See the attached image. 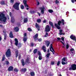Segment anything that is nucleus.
<instances>
[{"label":"nucleus","instance_id":"nucleus-1","mask_svg":"<svg viewBox=\"0 0 76 76\" xmlns=\"http://www.w3.org/2000/svg\"><path fill=\"white\" fill-rule=\"evenodd\" d=\"M19 4H20V3L19 2H16L13 5V8L15 10H19Z\"/></svg>","mask_w":76,"mask_h":76},{"label":"nucleus","instance_id":"nucleus-2","mask_svg":"<svg viewBox=\"0 0 76 76\" xmlns=\"http://www.w3.org/2000/svg\"><path fill=\"white\" fill-rule=\"evenodd\" d=\"M61 21L59 20L58 22V24L57 23H55V27L57 28L58 29H61V27L60 26L61 25Z\"/></svg>","mask_w":76,"mask_h":76},{"label":"nucleus","instance_id":"nucleus-3","mask_svg":"<svg viewBox=\"0 0 76 76\" xmlns=\"http://www.w3.org/2000/svg\"><path fill=\"white\" fill-rule=\"evenodd\" d=\"M7 57H10L11 56V50L10 49H8L5 53Z\"/></svg>","mask_w":76,"mask_h":76},{"label":"nucleus","instance_id":"nucleus-4","mask_svg":"<svg viewBox=\"0 0 76 76\" xmlns=\"http://www.w3.org/2000/svg\"><path fill=\"white\" fill-rule=\"evenodd\" d=\"M38 34H37L33 36V38L36 41L37 40L39 42H41L42 41V39H38Z\"/></svg>","mask_w":76,"mask_h":76},{"label":"nucleus","instance_id":"nucleus-5","mask_svg":"<svg viewBox=\"0 0 76 76\" xmlns=\"http://www.w3.org/2000/svg\"><path fill=\"white\" fill-rule=\"evenodd\" d=\"M69 70H76V64H73L71 65V67L69 68Z\"/></svg>","mask_w":76,"mask_h":76},{"label":"nucleus","instance_id":"nucleus-6","mask_svg":"<svg viewBox=\"0 0 76 76\" xmlns=\"http://www.w3.org/2000/svg\"><path fill=\"white\" fill-rule=\"evenodd\" d=\"M27 2V1L26 0H24L23 1V3H24V6L26 8V10H29V6L27 4L26 2Z\"/></svg>","mask_w":76,"mask_h":76},{"label":"nucleus","instance_id":"nucleus-7","mask_svg":"<svg viewBox=\"0 0 76 76\" xmlns=\"http://www.w3.org/2000/svg\"><path fill=\"white\" fill-rule=\"evenodd\" d=\"M50 30H51V29L50 28V26L48 25H47L46 26V27L45 28V32H50Z\"/></svg>","mask_w":76,"mask_h":76},{"label":"nucleus","instance_id":"nucleus-8","mask_svg":"<svg viewBox=\"0 0 76 76\" xmlns=\"http://www.w3.org/2000/svg\"><path fill=\"white\" fill-rule=\"evenodd\" d=\"M39 9L40 10H41V13L42 14H44V9H45V8L44 7H39Z\"/></svg>","mask_w":76,"mask_h":76},{"label":"nucleus","instance_id":"nucleus-9","mask_svg":"<svg viewBox=\"0 0 76 76\" xmlns=\"http://www.w3.org/2000/svg\"><path fill=\"white\" fill-rule=\"evenodd\" d=\"M45 42L46 46H47V47H48L50 44V42L49 41H46Z\"/></svg>","mask_w":76,"mask_h":76},{"label":"nucleus","instance_id":"nucleus-10","mask_svg":"<svg viewBox=\"0 0 76 76\" xmlns=\"http://www.w3.org/2000/svg\"><path fill=\"white\" fill-rule=\"evenodd\" d=\"M26 68H22L20 70V72H24L25 73L26 72Z\"/></svg>","mask_w":76,"mask_h":76},{"label":"nucleus","instance_id":"nucleus-11","mask_svg":"<svg viewBox=\"0 0 76 76\" xmlns=\"http://www.w3.org/2000/svg\"><path fill=\"white\" fill-rule=\"evenodd\" d=\"M13 67L12 66L9 67L8 69V70L9 72H10V71H13Z\"/></svg>","mask_w":76,"mask_h":76},{"label":"nucleus","instance_id":"nucleus-12","mask_svg":"<svg viewBox=\"0 0 76 76\" xmlns=\"http://www.w3.org/2000/svg\"><path fill=\"white\" fill-rule=\"evenodd\" d=\"M14 30L15 32H18V31H19V28L18 27H16L14 28Z\"/></svg>","mask_w":76,"mask_h":76},{"label":"nucleus","instance_id":"nucleus-13","mask_svg":"<svg viewBox=\"0 0 76 76\" xmlns=\"http://www.w3.org/2000/svg\"><path fill=\"white\" fill-rule=\"evenodd\" d=\"M49 23L51 26H52V28H53V29H54L55 28V27L54 26V25L53 24V23L51 22V21H49Z\"/></svg>","mask_w":76,"mask_h":76},{"label":"nucleus","instance_id":"nucleus-14","mask_svg":"<svg viewBox=\"0 0 76 76\" xmlns=\"http://www.w3.org/2000/svg\"><path fill=\"white\" fill-rule=\"evenodd\" d=\"M9 35L10 38H13L14 37V36H13V33L12 31H10Z\"/></svg>","mask_w":76,"mask_h":76},{"label":"nucleus","instance_id":"nucleus-15","mask_svg":"<svg viewBox=\"0 0 76 76\" xmlns=\"http://www.w3.org/2000/svg\"><path fill=\"white\" fill-rule=\"evenodd\" d=\"M35 27L36 28H37L38 31H39L40 29V27L39 26V25L37 24V23H36Z\"/></svg>","mask_w":76,"mask_h":76},{"label":"nucleus","instance_id":"nucleus-16","mask_svg":"<svg viewBox=\"0 0 76 76\" xmlns=\"http://www.w3.org/2000/svg\"><path fill=\"white\" fill-rule=\"evenodd\" d=\"M27 63H28V64H29L30 63V61H29V58L28 57L26 59L25 61Z\"/></svg>","mask_w":76,"mask_h":76},{"label":"nucleus","instance_id":"nucleus-17","mask_svg":"<svg viewBox=\"0 0 76 76\" xmlns=\"http://www.w3.org/2000/svg\"><path fill=\"white\" fill-rule=\"evenodd\" d=\"M21 62L22 64V65L23 66H24L25 65V62H24V59H23L21 60Z\"/></svg>","mask_w":76,"mask_h":76},{"label":"nucleus","instance_id":"nucleus-18","mask_svg":"<svg viewBox=\"0 0 76 76\" xmlns=\"http://www.w3.org/2000/svg\"><path fill=\"white\" fill-rule=\"evenodd\" d=\"M15 45L18 46V39L15 38Z\"/></svg>","mask_w":76,"mask_h":76},{"label":"nucleus","instance_id":"nucleus-19","mask_svg":"<svg viewBox=\"0 0 76 76\" xmlns=\"http://www.w3.org/2000/svg\"><path fill=\"white\" fill-rule=\"evenodd\" d=\"M70 38L71 39H73V40L76 39V37L73 36V35H71L70 36Z\"/></svg>","mask_w":76,"mask_h":76},{"label":"nucleus","instance_id":"nucleus-20","mask_svg":"<svg viewBox=\"0 0 76 76\" xmlns=\"http://www.w3.org/2000/svg\"><path fill=\"white\" fill-rule=\"evenodd\" d=\"M19 54V51L18 50H17L15 51V57L17 58L18 57V54Z\"/></svg>","mask_w":76,"mask_h":76},{"label":"nucleus","instance_id":"nucleus-21","mask_svg":"<svg viewBox=\"0 0 76 76\" xmlns=\"http://www.w3.org/2000/svg\"><path fill=\"white\" fill-rule=\"evenodd\" d=\"M5 58H5V55L4 54L2 56V61H4V60H5Z\"/></svg>","mask_w":76,"mask_h":76},{"label":"nucleus","instance_id":"nucleus-22","mask_svg":"<svg viewBox=\"0 0 76 76\" xmlns=\"http://www.w3.org/2000/svg\"><path fill=\"white\" fill-rule=\"evenodd\" d=\"M4 40H6L7 37V34H4Z\"/></svg>","mask_w":76,"mask_h":76},{"label":"nucleus","instance_id":"nucleus-23","mask_svg":"<svg viewBox=\"0 0 76 76\" xmlns=\"http://www.w3.org/2000/svg\"><path fill=\"white\" fill-rule=\"evenodd\" d=\"M59 35H63V33H62V32H63V30L61 29H60L59 31Z\"/></svg>","mask_w":76,"mask_h":76},{"label":"nucleus","instance_id":"nucleus-24","mask_svg":"<svg viewBox=\"0 0 76 76\" xmlns=\"http://www.w3.org/2000/svg\"><path fill=\"white\" fill-rule=\"evenodd\" d=\"M0 4L1 5H4L5 4V2L4 1H1Z\"/></svg>","mask_w":76,"mask_h":76},{"label":"nucleus","instance_id":"nucleus-25","mask_svg":"<svg viewBox=\"0 0 76 76\" xmlns=\"http://www.w3.org/2000/svg\"><path fill=\"white\" fill-rule=\"evenodd\" d=\"M15 18H12L11 20V22L12 23H13L15 22Z\"/></svg>","mask_w":76,"mask_h":76},{"label":"nucleus","instance_id":"nucleus-26","mask_svg":"<svg viewBox=\"0 0 76 76\" xmlns=\"http://www.w3.org/2000/svg\"><path fill=\"white\" fill-rule=\"evenodd\" d=\"M30 75L31 76H34L35 75V73H34V72H30Z\"/></svg>","mask_w":76,"mask_h":76},{"label":"nucleus","instance_id":"nucleus-27","mask_svg":"<svg viewBox=\"0 0 76 76\" xmlns=\"http://www.w3.org/2000/svg\"><path fill=\"white\" fill-rule=\"evenodd\" d=\"M48 12H50V13H51L53 12V10H48Z\"/></svg>","mask_w":76,"mask_h":76},{"label":"nucleus","instance_id":"nucleus-28","mask_svg":"<svg viewBox=\"0 0 76 76\" xmlns=\"http://www.w3.org/2000/svg\"><path fill=\"white\" fill-rule=\"evenodd\" d=\"M61 22L63 25H64V20L63 19H62L61 20Z\"/></svg>","mask_w":76,"mask_h":76},{"label":"nucleus","instance_id":"nucleus-29","mask_svg":"<svg viewBox=\"0 0 76 76\" xmlns=\"http://www.w3.org/2000/svg\"><path fill=\"white\" fill-rule=\"evenodd\" d=\"M67 64V62H66V63L64 62V61H62L61 62V64L63 65H64V64Z\"/></svg>","mask_w":76,"mask_h":76},{"label":"nucleus","instance_id":"nucleus-30","mask_svg":"<svg viewBox=\"0 0 76 76\" xmlns=\"http://www.w3.org/2000/svg\"><path fill=\"white\" fill-rule=\"evenodd\" d=\"M6 32H7V31L5 29H4L3 30V33H4V34H6Z\"/></svg>","mask_w":76,"mask_h":76},{"label":"nucleus","instance_id":"nucleus-31","mask_svg":"<svg viewBox=\"0 0 76 76\" xmlns=\"http://www.w3.org/2000/svg\"><path fill=\"white\" fill-rule=\"evenodd\" d=\"M10 3H12V4H13L14 3V1H15L14 0H10Z\"/></svg>","mask_w":76,"mask_h":76},{"label":"nucleus","instance_id":"nucleus-32","mask_svg":"<svg viewBox=\"0 0 76 76\" xmlns=\"http://www.w3.org/2000/svg\"><path fill=\"white\" fill-rule=\"evenodd\" d=\"M66 58L64 57L62 59V61H66Z\"/></svg>","mask_w":76,"mask_h":76},{"label":"nucleus","instance_id":"nucleus-33","mask_svg":"<svg viewBox=\"0 0 76 76\" xmlns=\"http://www.w3.org/2000/svg\"><path fill=\"white\" fill-rule=\"evenodd\" d=\"M50 56V53H47L46 54V57H47V58H49V57Z\"/></svg>","mask_w":76,"mask_h":76},{"label":"nucleus","instance_id":"nucleus-34","mask_svg":"<svg viewBox=\"0 0 76 76\" xmlns=\"http://www.w3.org/2000/svg\"><path fill=\"white\" fill-rule=\"evenodd\" d=\"M37 52V49H34L33 51V53L34 54H36Z\"/></svg>","mask_w":76,"mask_h":76},{"label":"nucleus","instance_id":"nucleus-35","mask_svg":"<svg viewBox=\"0 0 76 76\" xmlns=\"http://www.w3.org/2000/svg\"><path fill=\"white\" fill-rule=\"evenodd\" d=\"M35 11H30V13H31V14H34V13H35Z\"/></svg>","mask_w":76,"mask_h":76},{"label":"nucleus","instance_id":"nucleus-36","mask_svg":"<svg viewBox=\"0 0 76 76\" xmlns=\"http://www.w3.org/2000/svg\"><path fill=\"white\" fill-rule=\"evenodd\" d=\"M27 21H28V18H26L24 19V22H27Z\"/></svg>","mask_w":76,"mask_h":76},{"label":"nucleus","instance_id":"nucleus-37","mask_svg":"<svg viewBox=\"0 0 76 76\" xmlns=\"http://www.w3.org/2000/svg\"><path fill=\"white\" fill-rule=\"evenodd\" d=\"M27 40V39L26 38H24L23 39V41L25 43L26 42V41Z\"/></svg>","mask_w":76,"mask_h":76},{"label":"nucleus","instance_id":"nucleus-38","mask_svg":"<svg viewBox=\"0 0 76 76\" xmlns=\"http://www.w3.org/2000/svg\"><path fill=\"white\" fill-rule=\"evenodd\" d=\"M28 30L29 32H31V31H32V30L31 28H28Z\"/></svg>","mask_w":76,"mask_h":76},{"label":"nucleus","instance_id":"nucleus-39","mask_svg":"<svg viewBox=\"0 0 76 76\" xmlns=\"http://www.w3.org/2000/svg\"><path fill=\"white\" fill-rule=\"evenodd\" d=\"M20 8L21 9L23 10V9H24V6L23 5H21L20 6Z\"/></svg>","mask_w":76,"mask_h":76},{"label":"nucleus","instance_id":"nucleus-40","mask_svg":"<svg viewBox=\"0 0 76 76\" xmlns=\"http://www.w3.org/2000/svg\"><path fill=\"white\" fill-rule=\"evenodd\" d=\"M45 49H46V47H45V45H43L42 47V50H44Z\"/></svg>","mask_w":76,"mask_h":76},{"label":"nucleus","instance_id":"nucleus-41","mask_svg":"<svg viewBox=\"0 0 76 76\" xmlns=\"http://www.w3.org/2000/svg\"><path fill=\"white\" fill-rule=\"evenodd\" d=\"M38 54V56H42V55H41V52H40L39 51Z\"/></svg>","mask_w":76,"mask_h":76},{"label":"nucleus","instance_id":"nucleus-42","mask_svg":"<svg viewBox=\"0 0 76 76\" xmlns=\"http://www.w3.org/2000/svg\"><path fill=\"white\" fill-rule=\"evenodd\" d=\"M42 56H39V60H42Z\"/></svg>","mask_w":76,"mask_h":76},{"label":"nucleus","instance_id":"nucleus-43","mask_svg":"<svg viewBox=\"0 0 76 76\" xmlns=\"http://www.w3.org/2000/svg\"><path fill=\"white\" fill-rule=\"evenodd\" d=\"M60 64V61H58L57 63V66H59V65Z\"/></svg>","mask_w":76,"mask_h":76},{"label":"nucleus","instance_id":"nucleus-44","mask_svg":"<svg viewBox=\"0 0 76 76\" xmlns=\"http://www.w3.org/2000/svg\"><path fill=\"white\" fill-rule=\"evenodd\" d=\"M60 42L61 43H62V44L63 45H64L62 46L63 47H64V46H65V45H64V43L62 41H60Z\"/></svg>","mask_w":76,"mask_h":76},{"label":"nucleus","instance_id":"nucleus-45","mask_svg":"<svg viewBox=\"0 0 76 76\" xmlns=\"http://www.w3.org/2000/svg\"><path fill=\"white\" fill-rule=\"evenodd\" d=\"M14 71V72H18V70L16 68H15Z\"/></svg>","mask_w":76,"mask_h":76},{"label":"nucleus","instance_id":"nucleus-46","mask_svg":"<svg viewBox=\"0 0 76 76\" xmlns=\"http://www.w3.org/2000/svg\"><path fill=\"white\" fill-rule=\"evenodd\" d=\"M70 51H75V49L73 48L70 49Z\"/></svg>","mask_w":76,"mask_h":76},{"label":"nucleus","instance_id":"nucleus-47","mask_svg":"<svg viewBox=\"0 0 76 76\" xmlns=\"http://www.w3.org/2000/svg\"><path fill=\"white\" fill-rule=\"evenodd\" d=\"M55 3L56 4H57V3H59V1L58 0H56L55 1Z\"/></svg>","mask_w":76,"mask_h":76},{"label":"nucleus","instance_id":"nucleus-48","mask_svg":"<svg viewBox=\"0 0 76 76\" xmlns=\"http://www.w3.org/2000/svg\"><path fill=\"white\" fill-rule=\"evenodd\" d=\"M71 53H72V54H75V51H71Z\"/></svg>","mask_w":76,"mask_h":76},{"label":"nucleus","instance_id":"nucleus-49","mask_svg":"<svg viewBox=\"0 0 76 76\" xmlns=\"http://www.w3.org/2000/svg\"><path fill=\"white\" fill-rule=\"evenodd\" d=\"M37 22L39 23V22H41V19H38L37 20Z\"/></svg>","mask_w":76,"mask_h":76},{"label":"nucleus","instance_id":"nucleus-50","mask_svg":"<svg viewBox=\"0 0 76 76\" xmlns=\"http://www.w3.org/2000/svg\"><path fill=\"white\" fill-rule=\"evenodd\" d=\"M6 64H7V65H8V64H9V61H6Z\"/></svg>","mask_w":76,"mask_h":76},{"label":"nucleus","instance_id":"nucleus-51","mask_svg":"<svg viewBox=\"0 0 76 76\" xmlns=\"http://www.w3.org/2000/svg\"><path fill=\"white\" fill-rule=\"evenodd\" d=\"M31 47H34V43H33V42H31Z\"/></svg>","mask_w":76,"mask_h":76},{"label":"nucleus","instance_id":"nucleus-52","mask_svg":"<svg viewBox=\"0 0 76 76\" xmlns=\"http://www.w3.org/2000/svg\"><path fill=\"white\" fill-rule=\"evenodd\" d=\"M69 45L68 44H67L66 45V49H68V48H69Z\"/></svg>","mask_w":76,"mask_h":76},{"label":"nucleus","instance_id":"nucleus-53","mask_svg":"<svg viewBox=\"0 0 76 76\" xmlns=\"http://www.w3.org/2000/svg\"><path fill=\"white\" fill-rule=\"evenodd\" d=\"M20 58H21V55H19L18 56L19 60L20 59Z\"/></svg>","mask_w":76,"mask_h":76},{"label":"nucleus","instance_id":"nucleus-54","mask_svg":"<svg viewBox=\"0 0 76 76\" xmlns=\"http://www.w3.org/2000/svg\"><path fill=\"white\" fill-rule=\"evenodd\" d=\"M54 63H55L54 62L52 61V62H51V64L52 65H54Z\"/></svg>","mask_w":76,"mask_h":76},{"label":"nucleus","instance_id":"nucleus-55","mask_svg":"<svg viewBox=\"0 0 76 76\" xmlns=\"http://www.w3.org/2000/svg\"><path fill=\"white\" fill-rule=\"evenodd\" d=\"M50 51H51V52H52V53H53V54H54L55 53L53 52V51H52V50H51V48H50Z\"/></svg>","mask_w":76,"mask_h":76},{"label":"nucleus","instance_id":"nucleus-56","mask_svg":"<svg viewBox=\"0 0 76 76\" xmlns=\"http://www.w3.org/2000/svg\"><path fill=\"white\" fill-rule=\"evenodd\" d=\"M42 50H43L44 53H45L47 52V50H46V49H43Z\"/></svg>","mask_w":76,"mask_h":76},{"label":"nucleus","instance_id":"nucleus-57","mask_svg":"<svg viewBox=\"0 0 76 76\" xmlns=\"http://www.w3.org/2000/svg\"><path fill=\"white\" fill-rule=\"evenodd\" d=\"M61 39L63 41H64V37H62L61 38Z\"/></svg>","mask_w":76,"mask_h":76},{"label":"nucleus","instance_id":"nucleus-58","mask_svg":"<svg viewBox=\"0 0 76 76\" xmlns=\"http://www.w3.org/2000/svg\"><path fill=\"white\" fill-rule=\"evenodd\" d=\"M10 42L11 43V45H12V44H13V42H12V40H11Z\"/></svg>","mask_w":76,"mask_h":76},{"label":"nucleus","instance_id":"nucleus-59","mask_svg":"<svg viewBox=\"0 0 76 76\" xmlns=\"http://www.w3.org/2000/svg\"><path fill=\"white\" fill-rule=\"evenodd\" d=\"M57 39H58L59 41H60V40H61V39L59 37H58L57 38Z\"/></svg>","mask_w":76,"mask_h":76},{"label":"nucleus","instance_id":"nucleus-60","mask_svg":"<svg viewBox=\"0 0 76 76\" xmlns=\"http://www.w3.org/2000/svg\"><path fill=\"white\" fill-rule=\"evenodd\" d=\"M12 12H10V16H12Z\"/></svg>","mask_w":76,"mask_h":76},{"label":"nucleus","instance_id":"nucleus-61","mask_svg":"<svg viewBox=\"0 0 76 76\" xmlns=\"http://www.w3.org/2000/svg\"><path fill=\"white\" fill-rule=\"evenodd\" d=\"M50 48H52V49L53 48V46H52V44H51L50 45Z\"/></svg>","mask_w":76,"mask_h":76},{"label":"nucleus","instance_id":"nucleus-62","mask_svg":"<svg viewBox=\"0 0 76 76\" xmlns=\"http://www.w3.org/2000/svg\"><path fill=\"white\" fill-rule=\"evenodd\" d=\"M46 22V20L45 19L43 21V23H45Z\"/></svg>","mask_w":76,"mask_h":76},{"label":"nucleus","instance_id":"nucleus-63","mask_svg":"<svg viewBox=\"0 0 76 76\" xmlns=\"http://www.w3.org/2000/svg\"><path fill=\"white\" fill-rule=\"evenodd\" d=\"M71 1L72 3H74V2H75V1H74V0H71Z\"/></svg>","mask_w":76,"mask_h":76},{"label":"nucleus","instance_id":"nucleus-64","mask_svg":"<svg viewBox=\"0 0 76 76\" xmlns=\"http://www.w3.org/2000/svg\"><path fill=\"white\" fill-rule=\"evenodd\" d=\"M24 37H26V35H27L26 33H24Z\"/></svg>","mask_w":76,"mask_h":76}]
</instances>
